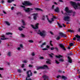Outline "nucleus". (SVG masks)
<instances>
[{
  "mask_svg": "<svg viewBox=\"0 0 80 80\" xmlns=\"http://www.w3.org/2000/svg\"><path fill=\"white\" fill-rule=\"evenodd\" d=\"M14 9V7H12L11 8V10H13Z\"/></svg>",
  "mask_w": 80,
  "mask_h": 80,
  "instance_id": "52",
  "label": "nucleus"
},
{
  "mask_svg": "<svg viewBox=\"0 0 80 80\" xmlns=\"http://www.w3.org/2000/svg\"><path fill=\"white\" fill-rule=\"evenodd\" d=\"M56 57L57 58H61V57H63L62 56H61V55H59V56H56Z\"/></svg>",
  "mask_w": 80,
  "mask_h": 80,
  "instance_id": "22",
  "label": "nucleus"
},
{
  "mask_svg": "<svg viewBox=\"0 0 80 80\" xmlns=\"http://www.w3.org/2000/svg\"><path fill=\"white\" fill-rule=\"evenodd\" d=\"M68 31L69 32H71V33H73L74 32V31L70 29H68Z\"/></svg>",
  "mask_w": 80,
  "mask_h": 80,
  "instance_id": "20",
  "label": "nucleus"
},
{
  "mask_svg": "<svg viewBox=\"0 0 80 80\" xmlns=\"http://www.w3.org/2000/svg\"><path fill=\"white\" fill-rule=\"evenodd\" d=\"M59 1L60 2H63L62 0H59Z\"/></svg>",
  "mask_w": 80,
  "mask_h": 80,
  "instance_id": "60",
  "label": "nucleus"
},
{
  "mask_svg": "<svg viewBox=\"0 0 80 80\" xmlns=\"http://www.w3.org/2000/svg\"><path fill=\"white\" fill-rule=\"evenodd\" d=\"M76 38H78L77 39L78 41H80V36H79L78 35H76Z\"/></svg>",
  "mask_w": 80,
  "mask_h": 80,
  "instance_id": "18",
  "label": "nucleus"
},
{
  "mask_svg": "<svg viewBox=\"0 0 80 80\" xmlns=\"http://www.w3.org/2000/svg\"><path fill=\"white\" fill-rule=\"evenodd\" d=\"M46 17L47 18V20H48V22H49V23H52V22L54 21V19H56V18H57L56 17H55L54 16H53V18H51V21H50L49 20V19H48V15H46Z\"/></svg>",
  "mask_w": 80,
  "mask_h": 80,
  "instance_id": "3",
  "label": "nucleus"
},
{
  "mask_svg": "<svg viewBox=\"0 0 80 80\" xmlns=\"http://www.w3.org/2000/svg\"><path fill=\"white\" fill-rule=\"evenodd\" d=\"M42 77L45 80H46V79H48V77L45 75H43Z\"/></svg>",
  "mask_w": 80,
  "mask_h": 80,
  "instance_id": "16",
  "label": "nucleus"
},
{
  "mask_svg": "<svg viewBox=\"0 0 80 80\" xmlns=\"http://www.w3.org/2000/svg\"><path fill=\"white\" fill-rule=\"evenodd\" d=\"M21 36L22 37H25V35H24V34H21Z\"/></svg>",
  "mask_w": 80,
  "mask_h": 80,
  "instance_id": "39",
  "label": "nucleus"
},
{
  "mask_svg": "<svg viewBox=\"0 0 80 80\" xmlns=\"http://www.w3.org/2000/svg\"><path fill=\"white\" fill-rule=\"evenodd\" d=\"M68 62L69 63H72V60L71 59V58L70 57L68 56Z\"/></svg>",
  "mask_w": 80,
  "mask_h": 80,
  "instance_id": "14",
  "label": "nucleus"
},
{
  "mask_svg": "<svg viewBox=\"0 0 80 80\" xmlns=\"http://www.w3.org/2000/svg\"><path fill=\"white\" fill-rule=\"evenodd\" d=\"M20 49H21V48L20 47L18 48V50H20Z\"/></svg>",
  "mask_w": 80,
  "mask_h": 80,
  "instance_id": "49",
  "label": "nucleus"
},
{
  "mask_svg": "<svg viewBox=\"0 0 80 80\" xmlns=\"http://www.w3.org/2000/svg\"><path fill=\"white\" fill-rule=\"evenodd\" d=\"M65 10L67 12L65 13V16H64L63 20L65 21L70 22V16L72 15V10H69L68 7L66 8Z\"/></svg>",
  "mask_w": 80,
  "mask_h": 80,
  "instance_id": "1",
  "label": "nucleus"
},
{
  "mask_svg": "<svg viewBox=\"0 0 80 80\" xmlns=\"http://www.w3.org/2000/svg\"><path fill=\"white\" fill-rule=\"evenodd\" d=\"M22 5H24V6H26L27 5H32V3H30V2L27 1H25L24 2L22 3Z\"/></svg>",
  "mask_w": 80,
  "mask_h": 80,
  "instance_id": "7",
  "label": "nucleus"
},
{
  "mask_svg": "<svg viewBox=\"0 0 80 80\" xmlns=\"http://www.w3.org/2000/svg\"><path fill=\"white\" fill-rule=\"evenodd\" d=\"M21 20H22V22L23 23V25H25V21H24V20L23 19H22Z\"/></svg>",
  "mask_w": 80,
  "mask_h": 80,
  "instance_id": "26",
  "label": "nucleus"
},
{
  "mask_svg": "<svg viewBox=\"0 0 80 80\" xmlns=\"http://www.w3.org/2000/svg\"><path fill=\"white\" fill-rule=\"evenodd\" d=\"M17 15H20L21 14V12H18L16 13Z\"/></svg>",
  "mask_w": 80,
  "mask_h": 80,
  "instance_id": "37",
  "label": "nucleus"
},
{
  "mask_svg": "<svg viewBox=\"0 0 80 80\" xmlns=\"http://www.w3.org/2000/svg\"><path fill=\"white\" fill-rule=\"evenodd\" d=\"M58 25H59V27L60 28H62V25H61L60 24H58Z\"/></svg>",
  "mask_w": 80,
  "mask_h": 80,
  "instance_id": "44",
  "label": "nucleus"
},
{
  "mask_svg": "<svg viewBox=\"0 0 80 80\" xmlns=\"http://www.w3.org/2000/svg\"><path fill=\"white\" fill-rule=\"evenodd\" d=\"M49 47H49V46H48V45H47V48H49Z\"/></svg>",
  "mask_w": 80,
  "mask_h": 80,
  "instance_id": "61",
  "label": "nucleus"
},
{
  "mask_svg": "<svg viewBox=\"0 0 80 80\" xmlns=\"http://www.w3.org/2000/svg\"><path fill=\"white\" fill-rule=\"evenodd\" d=\"M73 40H76V38H73Z\"/></svg>",
  "mask_w": 80,
  "mask_h": 80,
  "instance_id": "63",
  "label": "nucleus"
},
{
  "mask_svg": "<svg viewBox=\"0 0 80 80\" xmlns=\"http://www.w3.org/2000/svg\"><path fill=\"white\" fill-rule=\"evenodd\" d=\"M50 33L52 35H53V32H50Z\"/></svg>",
  "mask_w": 80,
  "mask_h": 80,
  "instance_id": "62",
  "label": "nucleus"
},
{
  "mask_svg": "<svg viewBox=\"0 0 80 80\" xmlns=\"http://www.w3.org/2000/svg\"><path fill=\"white\" fill-rule=\"evenodd\" d=\"M46 45V42H45L42 43V45H41V47H42V48L43 47V46H44V45Z\"/></svg>",
  "mask_w": 80,
  "mask_h": 80,
  "instance_id": "25",
  "label": "nucleus"
},
{
  "mask_svg": "<svg viewBox=\"0 0 80 80\" xmlns=\"http://www.w3.org/2000/svg\"><path fill=\"white\" fill-rule=\"evenodd\" d=\"M18 72L19 73H21V72H22V71L20 69H18Z\"/></svg>",
  "mask_w": 80,
  "mask_h": 80,
  "instance_id": "36",
  "label": "nucleus"
},
{
  "mask_svg": "<svg viewBox=\"0 0 80 80\" xmlns=\"http://www.w3.org/2000/svg\"><path fill=\"white\" fill-rule=\"evenodd\" d=\"M30 73V76H32V73L31 72V70H29L27 72V74H28V77L26 78V80H33L31 78L28 79V78L30 77V75L29 74Z\"/></svg>",
  "mask_w": 80,
  "mask_h": 80,
  "instance_id": "5",
  "label": "nucleus"
},
{
  "mask_svg": "<svg viewBox=\"0 0 80 80\" xmlns=\"http://www.w3.org/2000/svg\"><path fill=\"white\" fill-rule=\"evenodd\" d=\"M48 60L49 61H46V63H48V64H50V60Z\"/></svg>",
  "mask_w": 80,
  "mask_h": 80,
  "instance_id": "29",
  "label": "nucleus"
},
{
  "mask_svg": "<svg viewBox=\"0 0 80 80\" xmlns=\"http://www.w3.org/2000/svg\"><path fill=\"white\" fill-rule=\"evenodd\" d=\"M59 62H63L64 61V60L63 59H61L59 60Z\"/></svg>",
  "mask_w": 80,
  "mask_h": 80,
  "instance_id": "31",
  "label": "nucleus"
},
{
  "mask_svg": "<svg viewBox=\"0 0 80 80\" xmlns=\"http://www.w3.org/2000/svg\"><path fill=\"white\" fill-rule=\"evenodd\" d=\"M40 59H43V57H40Z\"/></svg>",
  "mask_w": 80,
  "mask_h": 80,
  "instance_id": "59",
  "label": "nucleus"
},
{
  "mask_svg": "<svg viewBox=\"0 0 80 80\" xmlns=\"http://www.w3.org/2000/svg\"><path fill=\"white\" fill-rule=\"evenodd\" d=\"M2 3H4V1L3 0L2 1Z\"/></svg>",
  "mask_w": 80,
  "mask_h": 80,
  "instance_id": "64",
  "label": "nucleus"
},
{
  "mask_svg": "<svg viewBox=\"0 0 80 80\" xmlns=\"http://www.w3.org/2000/svg\"><path fill=\"white\" fill-rule=\"evenodd\" d=\"M49 56H50V57H51V58H52V55H53V54L52 53H51V54H49Z\"/></svg>",
  "mask_w": 80,
  "mask_h": 80,
  "instance_id": "33",
  "label": "nucleus"
},
{
  "mask_svg": "<svg viewBox=\"0 0 80 80\" xmlns=\"http://www.w3.org/2000/svg\"><path fill=\"white\" fill-rule=\"evenodd\" d=\"M58 72H59V73H62V71H61V70H59L58 71Z\"/></svg>",
  "mask_w": 80,
  "mask_h": 80,
  "instance_id": "54",
  "label": "nucleus"
},
{
  "mask_svg": "<svg viewBox=\"0 0 80 80\" xmlns=\"http://www.w3.org/2000/svg\"><path fill=\"white\" fill-rule=\"evenodd\" d=\"M24 10L26 12H30V11L33 10L32 8H27V9L24 8Z\"/></svg>",
  "mask_w": 80,
  "mask_h": 80,
  "instance_id": "10",
  "label": "nucleus"
},
{
  "mask_svg": "<svg viewBox=\"0 0 80 80\" xmlns=\"http://www.w3.org/2000/svg\"><path fill=\"white\" fill-rule=\"evenodd\" d=\"M39 25V24L38 23H37L35 26V27L33 26V25H31V27L33 28H34V29H37L38 28V25Z\"/></svg>",
  "mask_w": 80,
  "mask_h": 80,
  "instance_id": "8",
  "label": "nucleus"
},
{
  "mask_svg": "<svg viewBox=\"0 0 80 80\" xmlns=\"http://www.w3.org/2000/svg\"><path fill=\"white\" fill-rule=\"evenodd\" d=\"M48 50V49L46 48L42 49L43 50Z\"/></svg>",
  "mask_w": 80,
  "mask_h": 80,
  "instance_id": "45",
  "label": "nucleus"
},
{
  "mask_svg": "<svg viewBox=\"0 0 80 80\" xmlns=\"http://www.w3.org/2000/svg\"><path fill=\"white\" fill-rule=\"evenodd\" d=\"M14 0H8V3H11L12 2H14Z\"/></svg>",
  "mask_w": 80,
  "mask_h": 80,
  "instance_id": "23",
  "label": "nucleus"
},
{
  "mask_svg": "<svg viewBox=\"0 0 80 80\" xmlns=\"http://www.w3.org/2000/svg\"><path fill=\"white\" fill-rule=\"evenodd\" d=\"M52 41H51L49 43L50 45L52 46V47H53V44H52Z\"/></svg>",
  "mask_w": 80,
  "mask_h": 80,
  "instance_id": "27",
  "label": "nucleus"
},
{
  "mask_svg": "<svg viewBox=\"0 0 80 80\" xmlns=\"http://www.w3.org/2000/svg\"><path fill=\"white\" fill-rule=\"evenodd\" d=\"M59 35H60L62 36V37H66V35L64 34L62 32H60Z\"/></svg>",
  "mask_w": 80,
  "mask_h": 80,
  "instance_id": "17",
  "label": "nucleus"
},
{
  "mask_svg": "<svg viewBox=\"0 0 80 80\" xmlns=\"http://www.w3.org/2000/svg\"><path fill=\"white\" fill-rule=\"evenodd\" d=\"M6 35H12V33L11 32H7L6 33Z\"/></svg>",
  "mask_w": 80,
  "mask_h": 80,
  "instance_id": "28",
  "label": "nucleus"
},
{
  "mask_svg": "<svg viewBox=\"0 0 80 80\" xmlns=\"http://www.w3.org/2000/svg\"><path fill=\"white\" fill-rule=\"evenodd\" d=\"M21 7H22L23 8H25V7L21 5Z\"/></svg>",
  "mask_w": 80,
  "mask_h": 80,
  "instance_id": "55",
  "label": "nucleus"
},
{
  "mask_svg": "<svg viewBox=\"0 0 80 80\" xmlns=\"http://www.w3.org/2000/svg\"><path fill=\"white\" fill-rule=\"evenodd\" d=\"M78 73H80V71H79V69H78Z\"/></svg>",
  "mask_w": 80,
  "mask_h": 80,
  "instance_id": "51",
  "label": "nucleus"
},
{
  "mask_svg": "<svg viewBox=\"0 0 80 80\" xmlns=\"http://www.w3.org/2000/svg\"><path fill=\"white\" fill-rule=\"evenodd\" d=\"M70 3L71 5L73 6V7H74V8L76 10V9H78V6H79V7H80V3L79 2H78L77 3V4L76 3L73 2L71 1L70 2Z\"/></svg>",
  "mask_w": 80,
  "mask_h": 80,
  "instance_id": "2",
  "label": "nucleus"
},
{
  "mask_svg": "<svg viewBox=\"0 0 80 80\" xmlns=\"http://www.w3.org/2000/svg\"><path fill=\"white\" fill-rule=\"evenodd\" d=\"M55 11L56 12H59V8L57 7L56 9H55Z\"/></svg>",
  "mask_w": 80,
  "mask_h": 80,
  "instance_id": "19",
  "label": "nucleus"
},
{
  "mask_svg": "<svg viewBox=\"0 0 80 80\" xmlns=\"http://www.w3.org/2000/svg\"><path fill=\"white\" fill-rule=\"evenodd\" d=\"M56 63L57 64H58L60 63V62L57 60H56Z\"/></svg>",
  "mask_w": 80,
  "mask_h": 80,
  "instance_id": "34",
  "label": "nucleus"
},
{
  "mask_svg": "<svg viewBox=\"0 0 80 80\" xmlns=\"http://www.w3.org/2000/svg\"><path fill=\"white\" fill-rule=\"evenodd\" d=\"M35 10H39V11H42V10L41 9L38 8H35Z\"/></svg>",
  "mask_w": 80,
  "mask_h": 80,
  "instance_id": "21",
  "label": "nucleus"
},
{
  "mask_svg": "<svg viewBox=\"0 0 80 80\" xmlns=\"http://www.w3.org/2000/svg\"><path fill=\"white\" fill-rule=\"evenodd\" d=\"M31 55H32V56H34V55H35V53H34V52H32L31 53Z\"/></svg>",
  "mask_w": 80,
  "mask_h": 80,
  "instance_id": "38",
  "label": "nucleus"
},
{
  "mask_svg": "<svg viewBox=\"0 0 80 80\" xmlns=\"http://www.w3.org/2000/svg\"><path fill=\"white\" fill-rule=\"evenodd\" d=\"M34 16L33 18L34 20H37V17L38 16V14L37 13H34L33 14Z\"/></svg>",
  "mask_w": 80,
  "mask_h": 80,
  "instance_id": "12",
  "label": "nucleus"
},
{
  "mask_svg": "<svg viewBox=\"0 0 80 80\" xmlns=\"http://www.w3.org/2000/svg\"><path fill=\"white\" fill-rule=\"evenodd\" d=\"M8 56H11V52H9L8 54Z\"/></svg>",
  "mask_w": 80,
  "mask_h": 80,
  "instance_id": "30",
  "label": "nucleus"
},
{
  "mask_svg": "<svg viewBox=\"0 0 80 80\" xmlns=\"http://www.w3.org/2000/svg\"><path fill=\"white\" fill-rule=\"evenodd\" d=\"M44 68H48V66L46 65H44L43 66L38 67L37 68V70H40V69H43Z\"/></svg>",
  "mask_w": 80,
  "mask_h": 80,
  "instance_id": "6",
  "label": "nucleus"
},
{
  "mask_svg": "<svg viewBox=\"0 0 80 80\" xmlns=\"http://www.w3.org/2000/svg\"><path fill=\"white\" fill-rule=\"evenodd\" d=\"M62 78L63 79H67V78L66 77L64 76H61L59 75L57 76V78Z\"/></svg>",
  "mask_w": 80,
  "mask_h": 80,
  "instance_id": "11",
  "label": "nucleus"
},
{
  "mask_svg": "<svg viewBox=\"0 0 80 80\" xmlns=\"http://www.w3.org/2000/svg\"><path fill=\"white\" fill-rule=\"evenodd\" d=\"M51 50H54V48L53 47L52 48H51Z\"/></svg>",
  "mask_w": 80,
  "mask_h": 80,
  "instance_id": "50",
  "label": "nucleus"
},
{
  "mask_svg": "<svg viewBox=\"0 0 80 80\" xmlns=\"http://www.w3.org/2000/svg\"><path fill=\"white\" fill-rule=\"evenodd\" d=\"M54 5H53L52 6V9H53L54 8Z\"/></svg>",
  "mask_w": 80,
  "mask_h": 80,
  "instance_id": "58",
  "label": "nucleus"
},
{
  "mask_svg": "<svg viewBox=\"0 0 80 80\" xmlns=\"http://www.w3.org/2000/svg\"><path fill=\"white\" fill-rule=\"evenodd\" d=\"M72 14V16H74V15H75V12H72H72H71V15Z\"/></svg>",
  "mask_w": 80,
  "mask_h": 80,
  "instance_id": "24",
  "label": "nucleus"
},
{
  "mask_svg": "<svg viewBox=\"0 0 80 80\" xmlns=\"http://www.w3.org/2000/svg\"><path fill=\"white\" fill-rule=\"evenodd\" d=\"M18 29L20 31H22V30H23V29L21 28L20 27H19Z\"/></svg>",
  "mask_w": 80,
  "mask_h": 80,
  "instance_id": "32",
  "label": "nucleus"
},
{
  "mask_svg": "<svg viewBox=\"0 0 80 80\" xmlns=\"http://www.w3.org/2000/svg\"><path fill=\"white\" fill-rule=\"evenodd\" d=\"M70 45L71 47H72L73 45V43H71L70 44Z\"/></svg>",
  "mask_w": 80,
  "mask_h": 80,
  "instance_id": "40",
  "label": "nucleus"
},
{
  "mask_svg": "<svg viewBox=\"0 0 80 80\" xmlns=\"http://www.w3.org/2000/svg\"><path fill=\"white\" fill-rule=\"evenodd\" d=\"M38 34H40V35L42 37H44V36L46 35V32L45 31H43L41 32L39 30L38 32Z\"/></svg>",
  "mask_w": 80,
  "mask_h": 80,
  "instance_id": "4",
  "label": "nucleus"
},
{
  "mask_svg": "<svg viewBox=\"0 0 80 80\" xmlns=\"http://www.w3.org/2000/svg\"><path fill=\"white\" fill-rule=\"evenodd\" d=\"M4 23L6 25H8V26H10V23L8 21H5Z\"/></svg>",
  "mask_w": 80,
  "mask_h": 80,
  "instance_id": "15",
  "label": "nucleus"
},
{
  "mask_svg": "<svg viewBox=\"0 0 80 80\" xmlns=\"http://www.w3.org/2000/svg\"><path fill=\"white\" fill-rule=\"evenodd\" d=\"M3 12L4 13V14H7V12H5V11H4L3 10Z\"/></svg>",
  "mask_w": 80,
  "mask_h": 80,
  "instance_id": "47",
  "label": "nucleus"
},
{
  "mask_svg": "<svg viewBox=\"0 0 80 80\" xmlns=\"http://www.w3.org/2000/svg\"><path fill=\"white\" fill-rule=\"evenodd\" d=\"M60 38V36H59L57 38V40H59Z\"/></svg>",
  "mask_w": 80,
  "mask_h": 80,
  "instance_id": "41",
  "label": "nucleus"
},
{
  "mask_svg": "<svg viewBox=\"0 0 80 80\" xmlns=\"http://www.w3.org/2000/svg\"><path fill=\"white\" fill-rule=\"evenodd\" d=\"M23 62L24 63H27V62H28V61L27 60H24L23 61Z\"/></svg>",
  "mask_w": 80,
  "mask_h": 80,
  "instance_id": "43",
  "label": "nucleus"
},
{
  "mask_svg": "<svg viewBox=\"0 0 80 80\" xmlns=\"http://www.w3.org/2000/svg\"><path fill=\"white\" fill-rule=\"evenodd\" d=\"M54 48L55 49H56V50H58V48H57V47H55V48Z\"/></svg>",
  "mask_w": 80,
  "mask_h": 80,
  "instance_id": "57",
  "label": "nucleus"
},
{
  "mask_svg": "<svg viewBox=\"0 0 80 80\" xmlns=\"http://www.w3.org/2000/svg\"><path fill=\"white\" fill-rule=\"evenodd\" d=\"M5 37V35L2 34L1 36L0 39L2 40H8V38H6Z\"/></svg>",
  "mask_w": 80,
  "mask_h": 80,
  "instance_id": "9",
  "label": "nucleus"
},
{
  "mask_svg": "<svg viewBox=\"0 0 80 80\" xmlns=\"http://www.w3.org/2000/svg\"><path fill=\"white\" fill-rule=\"evenodd\" d=\"M24 64H22L21 66V67H22V68H23V67H24Z\"/></svg>",
  "mask_w": 80,
  "mask_h": 80,
  "instance_id": "48",
  "label": "nucleus"
},
{
  "mask_svg": "<svg viewBox=\"0 0 80 80\" xmlns=\"http://www.w3.org/2000/svg\"><path fill=\"white\" fill-rule=\"evenodd\" d=\"M3 70V68H0V70Z\"/></svg>",
  "mask_w": 80,
  "mask_h": 80,
  "instance_id": "56",
  "label": "nucleus"
},
{
  "mask_svg": "<svg viewBox=\"0 0 80 80\" xmlns=\"http://www.w3.org/2000/svg\"><path fill=\"white\" fill-rule=\"evenodd\" d=\"M28 42H29V43H33V41L32 40H30L28 41Z\"/></svg>",
  "mask_w": 80,
  "mask_h": 80,
  "instance_id": "35",
  "label": "nucleus"
},
{
  "mask_svg": "<svg viewBox=\"0 0 80 80\" xmlns=\"http://www.w3.org/2000/svg\"><path fill=\"white\" fill-rule=\"evenodd\" d=\"M29 67H33V66L32 65H29Z\"/></svg>",
  "mask_w": 80,
  "mask_h": 80,
  "instance_id": "53",
  "label": "nucleus"
},
{
  "mask_svg": "<svg viewBox=\"0 0 80 80\" xmlns=\"http://www.w3.org/2000/svg\"><path fill=\"white\" fill-rule=\"evenodd\" d=\"M45 18V16H43L42 17V20H44Z\"/></svg>",
  "mask_w": 80,
  "mask_h": 80,
  "instance_id": "46",
  "label": "nucleus"
},
{
  "mask_svg": "<svg viewBox=\"0 0 80 80\" xmlns=\"http://www.w3.org/2000/svg\"><path fill=\"white\" fill-rule=\"evenodd\" d=\"M20 47L21 48H23V45L22 44H20Z\"/></svg>",
  "mask_w": 80,
  "mask_h": 80,
  "instance_id": "42",
  "label": "nucleus"
},
{
  "mask_svg": "<svg viewBox=\"0 0 80 80\" xmlns=\"http://www.w3.org/2000/svg\"><path fill=\"white\" fill-rule=\"evenodd\" d=\"M59 46L61 47V48H62L64 50H66V49L65 48V46H63L62 44H59Z\"/></svg>",
  "mask_w": 80,
  "mask_h": 80,
  "instance_id": "13",
  "label": "nucleus"
}]
</instances>
